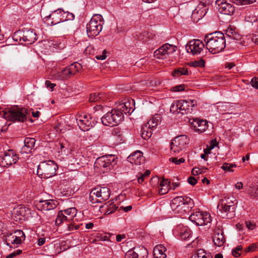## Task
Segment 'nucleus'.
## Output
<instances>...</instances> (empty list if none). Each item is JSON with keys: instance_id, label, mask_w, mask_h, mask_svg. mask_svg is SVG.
<instances>
[{"instance_id": "nucleus-59", "label": "nucleus", "mask_w": 258, "mask_h": 258, "mask_svg": "<svg viewBox=\"0 0 258 258\" xmlns=\"http://www.w3.org/2000/svg\"><path fill=\"white\" fill-rule=\"evenodd\" d=\"M187 182L190 185H195L197 183V180L195 177L190 176L187 179Z\"/></svg>"}, {"instance_id": "nucleus-10", "label": "nucleus", "mask_w": 258, "mask_h": 258, "mask_svg": "<svg viewBox=\"0 0 258 258\" xmlns=\"http://www.w3.org/2000/svg\"><path fill=\"white\" fill-rule=\"evenodd\" d=\"M211 3V0H201L196 8L192 11L191 18L194 22H198L206 15Z\"/></svg>"}, {"instance_id": "nucleus-57", "label": "nucleus", "mask_w": 258, "mask_h": 258, "mask_svg": "<svg viewBox=\"0 0 258 258\" xmlns=\"http://www.w3.org/2000/svg\"><path fill=\"white\" fill-rule=\"evenodd\" d=\"M137 176L138 177V181L140 184H142L143 182L146 178L142 173H139Z\"/></svg>"}, {"instance_id": "nucleus-63", "label": "nucleus", "mask_w": 258, "mask_h": 258, "mask_svg": "<svg viewBox=\"0 0 258 258\" xmlns=\"http://www.w3.org/2000/svg\"><path fill=\"white\" fill-rule=\"evenodd\" d=\"M45 84L47 88H49L51 89H53L54 86H55V84L51 83V82L49 81H46Z\"/></svg>"}, {"instance_id": "nucleus-3", "label": "nucleus", "mask_w": 258, "mask_h": 258, "mask_svg": "<svg viewBox=\"0 0 258 258\" xmlns=\"http://www.w3.org/2000/svg\"><path fill=\"white\" fill-rule=\"evenodd\" d=\"M103 18L99 14L94 15L86 26L87 32L89 37L98 35L102 29Z\"/></svg>"}, {"instance_id": "nucleus-37", "label": "nucleus", "mask_w": 258, "mask_h": 258, "mask_svg": "<svg viewBox=\"0 0 258 258\" xmlns=\"http://www.w3.org/2000/svg\"><path fill=\"white\" fill-rule=\"evenodd\" d=\"M14 240L15 244L18 245L21 244L22 242L25 239V235L24 232L20 230H17L14 232Z\"/></svg>"}, {"instance_id": "nucleus-52", "label": "nucleus", "mask_w": 258, "mask_h": 258, "mask_svg": "<svg viewBox=\"0 0 258 258\" xmlns=\"http://www.w3.org/2000/svg\"><path fill=\"white\" fill-rule=\"evenodd\" d=\"M184 89V85L181 84L173 87L171 89V90L174 92H180L181 91H183Z\"/></svg>"}, {"instance_id": "nucleus-35", "label": "nucleus", "mask_w": 258, "mask_h": 258, "mask_svg": "<svg viewBox=\"0 0 258 258\" xmlns=\"http://www.w3.org/2000/svg\"><path fill=\"white\" fill-rule=\"evenodd\" d=\"M81 66L80 63L74 62L66 68L67 73L69 77L76 74L81 69Z\"/></svg>"}, {"instance_id": "nucleus-26", "label": "nucleus", "mask_w": 258, "mask_h": 258, "mask_svg": "<svg viewBox=\"0 0 258 258\" xmlns=\"http://www.w3.org/2000/svg\"><path fill=\"white\" fill-rule=\"evenodd\" d=\"M35 144L34 138H26L24 140V146L22 148L21 153L22 155H27L32 152Z\"/></svg>"}, {"instance_id": "nucleus-33", "label": "nucleus", "mask_w": 258, "mask_h": 258, "mask_svg": "<svg viewBox=\"0 0 258 258\" xmlns=\"http://www.w3.org/2000/svg\"><path fill=\"white\" fill-rule=\"evenodd\" d=\"M169 183L167 179H162L160 182L158 193L161 195L166 194L170 189Z\"/></svg>"}, {"instance_id": "nucleus-43", "label": "nucleus", "mask_w": 258, "mask_h": 258, "mask_svg": "<svg viewBox=\"0 0 258 258\" xmlns=\"http://www.w3.org/2000/svg\"><path fill=\"white\" fill-rule=\"evenodd\" d=\"M236 165L235 164H231L227 162H225L223 164L221 168L224 171L228 172H233V168L236 167Z\"/></svg>"}, {"instance_id": "nucleus-64", "label": "nucleus", "mask_w": 258, "mask_h": 258, "mask_svg": "<svg viewBox=\"0 0 258 258\" xmlns=\"http://www.w3.org/2000/svg\"><path fill=\"white\" fill-rule=\"evenodd\" d=\"M251 40L254 43L258 44V34L253 35L251 37Z\"/></svg>"}, {"instance_id": "nucleus-42", "label": "nucleus", "mask_w": 258, "mask_h": 258, "mask_svg": "<svg viewBox=\"0 0 258 258\" xmlns=\"http://www.w3.org/2000/svg\"><path fill=\"white\" fill-rule=\"evenodd\" d=\"M232 2L238 6L246 5L252 4L256 0H232Z\"/></svg>"}, {"instance_id": "nucleus-62", "label": "nucleus", "mask_w": 258, "mask_h": 258, "mask_svg": "<svg viewBox=\"0 0 258 258\" xmlns=\"http://www.w3.org/2000/svg\"><path fill=\"white\" fill-rule=\"evenodd\" d=\"M45 238L44 237H39L37 240V244L39 246L43 245L45 242Z\"/></svg>"}, {"instance_id": "nucleus-48", "label": "nucleus", "mask_w": 258, "mask_h": 258, "mask_svg": "<svg viewBox=\"0 0 258 258\" xmlns=\"http://www.w3.org/2000/svg\"><path fill=\"white\" fill-rule=\"evenodd\" d=\"M100 200L98 196L95 195V194H94L93 195V191L92 190L91 191L90 193V196H89V200L92 203H102L101 201H100Z\"/></svg>"}, {"instance_id": "nucleus-21", "label": "nucleus", "mask_w": 258, "mask_h": 258, "mask_svg": "<svg viewBox=\"0 0 258 258\" xmlns=\"http://www.w3.org/2000/svg\"><path fill=\"white\" fill-rule=\"evenodd\" d=\"M180 109L179 112L182 114L191 113L197 105V101L195 100H179Z\"/></svg>"}, {"instance_id": "nucleus-36", "label": "nucleus", "mask_w": 258, "mask_h": 258, "mask_svg": "<svg viewBox=\"0 0 258 258\" xmlns=\"http://www.w3.org/2000/svg\"><path fill=\"white\" fill-rule=\"evenodd\" d=\"M152 127L148 125L147 124H145L142 125L141 130V135L142 138L144 140L149 139L152 134Z\"/></svg>"}, {"instance_id": "nucleus-50", "label": "nucleus", "mask_w": 258, "mask_h": 258, "mask_svg": "<svg viewBox=\"0 0 258 258\" xmlns=\"http://www.w3.org/2000/svg\"><path fill=\"white\" fill-rule=\"evenodd\" d=\"M14 233L7 234V236L6 238V242L8 245H10V247H12V246L11 245V244L15 245V240H14Z\"/></svg>"}, {"instance_id": "nucleus-24", "label": "nucleus", "mask_w": 258, "mask_h": 258, "mask_svg": "<svg viewBox=\"0 0 258 258\" xmlns=\"http://www.w3.org/2000/svg\"><path fill=\"white\" fill-rule=\"evenodd\" d=\"M57 205V202L53 200H40L37 207L40 210L50 211L54 209Z\"/></svg>"}, {"instance_id": "nucleus-45", "label": "nucleus", "mask_w": 258, "mask_h": 258, "mask_svg": "<svg viewBox=\"0 0 258 258\" xmlns=\"http://www.w3.org/2000/svg\"><path fill=\"white\" fill-rule=\"evenodd\" d=\"M205 61L203 59L195 60L190 62V65L194 67H203L205 66Z\"/></svg>"}, {"instance_id": "nucleus-19", "label": "nucleus", "mask_w": 258, "mask_h": 258, "mask_svg": "<svg viewBox=\"0 0 258 258\" xmlns=\"http://www.w3.org/2000/svg\"><path fill=\"white\" fill-rule=\"evenodd\" d=\"M225 35L227 39V45H230V47L234 48L235 46H237L238 44H241L240 39L241 36L235 30L234 28L232 27H228L225 31Z\"/></svg>"}, {"instance_id": "nucleus-41", "label": "nucleus", "mask_w": 258, "mask_h": 258, "mask_svg": "<svg viewBox=\"0 0 258 258\" xmlns=\"http://www.w3.org/2000/svg\"><path fill=\"white\" fill-rule=\"evenodd\" d=\"M104 96L105 95L103 93H94L90 95L89 101L92 102L104 101Z\"/></svg>"}, {"instance_id": "nucleus-5", "label": "nucleus", "mask_w": 258, "mask_h": 258, "mask_svg": "<svg viewBox=\"0 0 258 258\" xmlns=\"http://www.w3.org/2000/svg\"><path fill=\"white\" fill-rule=\"evenodd\" d=\"M116 163V158L114 155H108L98 158L95 162L94 166L105 172L112 169Z\"/></svg>"}, {"instance_id": "nucleus-1", "label": "nucleus", "mask_w": 258, "mask_h": 258, "mask_svg": "<svg viewBox=\"0 0 258 258\" xmlns=\"http://www.w3.org/2000/svg\"><path fill=\"white\" fill-rule=\"evenodd\" d=\"M204 40L206 49L213 54L221 52L226 45V37L220 32H216L206 36Z\"/></svg>"}, {"instance_id": "nucleus-12", "label": "nucleus", "mask_w": 258, "mask_h": 258, "mask_svg": "<svg viewBox=\"0 0 258 258\" xmlns=\"http://www.w3.org/2000/svg\"><path fill=\"white\" fill-rule=\"evenodd\" d=\"M189 220L198 226H203L210 223L212 218L209 213L197 211L191 214L189 217Z\"/></svg>"}, {"instance_id": "nucleus-8", "label": "nucleus", "mask_w": 258, "mask_h": 258, "mask_svg": "<svg viewBox=\"0 0 258 258\" xmlns=\"http://www.w3.org/2000/svg\"><path fill=\"white\" fill-rule=\"evenodd\" d=\"M13 39L20 43L24 42L26 44H31L36 40V35L33 30H19L14 33Z\"/></svg>"}, {"instance_id": "nucleus-40", "label": "nucleus", "mask_w": 258, "mask_h": 258, "mask_svg": "<svg viewBox=\"0 0 258 258\" xmlns=\"http://www.w3.org/2000/svg\"><path fill=\"white\" fill-rule=\"evenodd\" d=\"M187 69L185 68L175 69L172 72V75L174 77H179L182 75H188Z\"/></svg>"}, {"instance_id": "nucleus-17", "label": "nucleus", "mask_w": 258, "mask_h": 258, "mask_svg": "<svg viewBox=\"0 0 258 258\" xmlns=\"http://www.w3.org/2000/svg\"><path fill=\"white\" fill-rule=\"evenodd\" d=\"M176 46L166 43L154 51V56L158 59H165L170 54L175 52Z\"/></svg>"}, {"instance_id": "nucleus-23", "label": "nucleus", "mask_w": 258, "mask_h": 258, "mask_svg": "<svg viewBox=\"0 0 258 258\" xmlns=\"http://www.w3.org/2000/svg\"><path fill=\"white\" fill-rule=\"evenodd\" d=\"M216 4L218 5V11L224 15H232L234 11V8L229 3L221 2V0H217Z\"/></svg>"}, {"instance_id": "nucleus-49", "label": "nucleus", "mask_w": 258, "mask_h": 258, "mask_svg": "<svg viewBox=\"0 0 258 258\" xmlns=\"http://www.w3.org/2000/svg\"><path fill=\"white\" fill-rule=\"evenodd\" d=\"M248 193L251 196L257 197H258V185L253 187H250L248 190Z\"/></svg>"}, {"instance_id": "nucleus-55", "label": "nucleus", "mask_w": 258, "mask_h": 258, "mask_svg": "<svg viewBox=\"0 0 258 258\" xmlns=\"http://www.w3.org/2000/svg\"><path fill=\"white\" fill-rule=\"evenodd\" d=\"M22 253V250L20 249H17L16 251L11 253L8 256H7L6 258H13L16 255H19Z\"/></svg>"}, {"instance_id": "nucleus-25", "label": "nucleus", "mask_w": 258, "mask_h": 258, "mask_svg": "<svg viewBox=\"0 0 258 258\" xmlns=\"http://www.w3.org/2000/svg\"><path fill=\"white\" fill-rule=\"evenodd\" d=\"M93 194H95L102 203L108 200L110 197V190L107 187H97L92 189Z\"/></svg>"}, {"instance_id": "nucleus-16", "label": "nucleus", "mask_w": 258, "mask_h": 258, "mask_svg": "<svg viewBox=\"0 0 258 258\" xmlns=\"http://www.w3.org/2000/svg\"><path fill=\"white\" fill-rule=\"evenodd\" d=\"M205 44L199 39H194L189 41L186 45V50L188 53L193 55L203 53Z\"/></svg>"}, {"instance_id": "nucleus-22", "label": "nucleus", "mask_w": 258, "mask_h": 258, "mask_svg": "<svg viewBox=\"0 0 258 258\" xmlns=\"http://www.w3.org/2000/svg\"><path fill=\"white\" fill-rule=\"evenodd\" d=\"M135 102L134 99H127L120 102L117 108L121 113L124 114H131L135 109Z\"/></svg>"}, {"instance_id": "nucleus-34", "label": "nucleus", "mask_w": 258, "mask_h": 258, "mask_svg": "<svg viewBox=\"0 0 258 258\" xmlns=\"http://www.w3.org/2000/svg\"><path fill=\"white\" fill-rule=\"evenodd\" d=\"M213 242L215 245L220 247L223 245L225 242V238L222 232H215L213 237Z\"/></svg>"}, {"instance_id": "nucleus-47", "label": "nucleus", "mask_w": 258, "mask_h": 258, "mask_svg": "<svg viewBox=\"0 0 258 258\" xmlns=\"http://www.w3.org/2000/svg\"><path fill=\"white\" fill-rule=\"evenodd\" d=\"M190 258H207V257L205 251L203 249H200L193 254Z\"/></svg>"}, {"instance_id": "nucleus-7", "label": "nucleus", "mask_w": 258, "mask_h": 258, "mask_svg": "<svg viewBox=\"0 0 258 258\" xmlns=\"http://www.w3.org/2000/svg\"><path fill=\"white\" fill-rule=\"evenodd\" d=\"M123 117V115L121 111L112 109L102 116L101 121L104 125L113 126L119 123Z\"/></svg>"}, {"instance_id": "nucleus-56", "label": "nucleus", "mask_w": 258, "mask_h": 258, "mask_svg": "<svg viewBox=\"0 0 258 258\" xmlns=\"http://www.w3.org/2000/svg\"><path fill=\"white\" fill-rule=\"evenodd\" d=\"M251 85L253 88L258 89V78H252L251 80Z\"/></svg>"}, {"instance_id": "nucleus-14", "label": "nucleus", "mask_w": 258, "mask_h": 258, "mask_svg": "<svg viewBox=\"0 0 258 258\" xmlns=\"http://www.w3.org/2000/svg\"><path fill=\"white\" fill-rule=\"evenodd\" d=\"M77 213V210L75 208L59 211L55 220V224L59 225L64 221H71L76 216Z\"/></svg>"}, {"instance_id": "nucleus-20", "label": "nucleus", "mask_w": 258, "mask_h": 258, "mask_svg": "<svg viewBox=\"0 0 258 258\" xmlns=\"http://www.w3.org/2000/svg\"><path fill=\"white\" fill-rule=\"evenodd\" d=\"M148 252L147 249L143 246L134 247L128 250L125 255V258H146Z\"/></svg>"}, {"instance_id": "nucleus-46", "label": "nucleus", "mask_w": 258, "mask_h": 258, "mask_svg": "<svg viewBox=\"0 0 258 258\" xmlns=\"http://www.w3.org/2000/svg\"><path fill=\"white\" fill-rule=\"evenodd\" d=\"M117 208L118 207H116L115 205L110 204L109 205H107L105 214L107 215L112 214L114 212Z\"/></svg>"}, {"instance_id": "nucleus-15", "label": "nucleus", "mask_w": 258, "mask_h": 258, "mask_svg": "<svg viewBox=\"0 0 258 258\" xmlns=\"http://www.w3.org/2000/svg\"><path fill=\"white\" fill-rule=\"evenodd\" d=\"M19 158L18 155L12 150L5 151L4 154L0 156V165L7 167L16 163Z\"/></svg>"}, {"instance_id": "nucleus-39", "label": "nucleus", "mask_w": 258, "mask_h": 258, "mask_svg": "<svg viewBox=\"0 0 258 258\" xmlns=\"http://www.w3.org/2000/svg\"><path fill=\"white\" fill-rule=\"evenodd\" d=\"M161 115L159 114H155L146 123L152 128L157 126L161 121Z\"/></svg>"}, {"instance_id": "nucleus-30", "label": "nucleus", "mask_w": 258, "mask_h": 258, "mask_svg": "<svg viewBox=\"0 0 258 258\" xmlns=\"http://www.w3.org/2000/svg\"><path fill=\"white\" fill-rule=\"evenodd\" d=\"M166 248L162 244L156 245L154 249L153 253L155 258H166L167 254L166 253Z\"/></svg>"}, {"instance_id": "nucleus-28", "label": "nucleus", "mask_w": 258, "mask_h": 258, "mask_svg": "<svg viewBox=\"0 0 258 258\" xmlns=\"http://www.w3.org/2000/svg\"><path fill=\"white\" fill-rule=\"evenodd\" d=\"M127 160L132 164L140 165L144 162V157L141 151H137L127 157Z\"/></svg>"}, {"instance_id": "nucleus-11", "label": "nucleus", "mask_w": 258, "mask_h": 258, "mask_svg": "<svg viewBox=\"0 0 258 258\" xmlns=\"http://www.w3.org/2000/svg\"><path fill=\"white\" fill-rule=\"evenodd\" d=\"M235 201V198L233 197H225L221 199L218 206V210L222 214L221 216L223 218H228V214L234 210V202Z\"/></svg>"}, {"instance_id": "nucleus-60", "label": "nucleus", "mask_w": 258, "mask_h": 258, "mask_svg": "<svg viewBox=\"0 0 258 258\" xmlns=\"http://www.w3.org/2000/svg\"><path fill=\"white\" fill-rule=\"evenodd\" d=\"M132 209V206L131 205L126 207L120 206V207H119L118 211H120L121 210H123L124 212H127L131 211Z\"/></svg>"}, {"instance_id": "nucleus-32", "label": "nucleus", "mask_w": 258, "mask_h": 258, "mask_svg": "<svg viewBox=\"0 0 258 258\" xmlns=\"http://www.w3.org/2000/svg\"><path fill=\"white\" fill-rule=\"evenodd\" d=\"M177 230L180 237L183 240L189 239L191 236V231L187 227L179 226Z\"/></svg>"}, {"instance_id": "nucleus-2", "label": "nucleus", "mask_w": 258, "mask_h": 258, "mask_svg": "<svg viewBox=\"0 0 258 258\" xmlns=\"http://www.w3.org/2000/svg\"><path fill=\"white\" fill-rule=\"evenodd\" d=\"M26 109L18 107L0 110V115L2 117L10 121L24 122L26 119Z\"/></svg>"}, {"instance_id": "nucleus-9", "label": "nucleus", "mask_w": 258, "mask_h": 258, "mask_svg": "<svg viewBox=\"0 0 258 258\" xmlns=\"http://www.w3.org/2000/svg\"><path fill=\"white\" fill-rule=\"evenodd\" d=\"M66 13L62 9H58L53 11L48 15L43 14V21L48 25H56L61 22H64L67 20Z\"/></svg>"}, {"instance_id": "nucleus-53", "label": "nucleus", "mask_w": 258, "mask_h": 258, "mask_svg": "<svg viewBox=\"0 0 258 258\" xmlns=\"http://www.w3.org/2000/svg\"><path fill=\"white\" fill-rule=\"evenodd\" d=\"M169 161L174 163L176 165H179L181 163H183L185 161V159L183 158L178 159L177 158H171L169 159Z\"/></svg>"}, {"instance_id": "nucleus-27", "label": "nucleus", "mask_w": 258, "mask_h": 258, "mask_svg": "<svg viewBox=\"0 0 258 258\" xmlns=\"http://www.w3.org/2000/svg\"><path fill=\"white\" fill-rule=\"evenodd\" d=\"M14 213L20 220H25L30 217V210L26 207H18L14 209Z\"/></svg>"}, {"instance_id": "nucleus-6", "label": "nucleus", "mask_w": 258, "mask_h": 258, "mask_svg": "<svg viewBox=\"0 0 258 258\" xmlns=\"http://www.w3.org/2000/svg\"><path fill=\"white\" fill-rule=\"evenodd\" d=\"M190 202V198L177 197L172 200L170 206L174 213L183 214L188 211L189 203Z\"/></svg>"}, {"instance_id": "nucleus-58", "label": "nucleus", "mask_w": 258, "mask_h": 258, "mask_svg": "<svg viewBox=\"0 0 258 258\" xmlns=\"http://www.w3.org/2000/svg\"><path fill=\"white\" fill-rule=\"evenodd\" d=\"M202 173V171L199 168H194L191 170V173L193 175H197Z\"/></svg>"}, {"instance_id": "nucleus-61", "label": "nucleus", "mask_w": 258, "mask_h": 258, "mask_svg": "<svg viewBox=\"0 0 258 258\" xmlns=\"http://www.w3.org/2000/svg\"><path fill=\"white\" fill-rule=\"evenodd\" d=\"M245 224L249 230H253L255 227V225L250 222L247 221L245 222Z\"/></svg>"}, {"instance_id": "nucleus-13", "label": "nucleus", "mask_w": 258, "mask_h": 258, "mask_svg": "<svg viewBox=\"0 0 258 258\" xmlns=\"http://www.w3.org/2000/svg\"><path fill=\"white\" fill-rule=\"evenodd\" d=\"M76 120L79 128L84 132L89 131L96 123L90 114H80L76 117Z\"/></svg>"}, {"instance_id": "nucleus-51", "label": "nucleus", "mask_w": 258, "mask_h": 258, "mask_svg": "<svg viewBox=\"0 0 258 258\" xmlns=\"http://www.w3.org/2000/svg\"><path fill=\"white\" fill-rule=\"evenodd\" d=\"M70 223L67 224L66 231L68 232H71L74 230H77L79 228V225L74 226L73 224L71 221L69 222Z\"/></svg>"}, {"instance_id": "nucleus-29", "label": "nucleus", "mask_w": 258, "mask_h": 258, "mask_svg": "<svg viewBox=\"0 0 258 258\" xmlns=\"http://www.w3.org/2000/svg\"><path fill=\"white\" fill-rule=\"evenodd\" d=\"M207 121L206 120L194 119L191 124L195 130L201 133L205 132L208 128Z\"/></svg>"}, {"instance_id": "nucleus-18", "label": "nucleus", "mask_w": 258, "mask_h": 258, "mask_svg": "<svg viewBox=\"0 0 258 258\" xmlns=\"http://www.w3.org/2000/svg\"><path fill=\"white\" fill-rule=\"evenodd\" d=\"M188 139L185 135L176 137L171 143V150L174 153L179 152L186 148Z\"/></svg>"}, {"instance_id": "nucleus-38", "label": "nucleus", "mask_w": 258, "mask_h": 258, "mask_svg": "<svg viewBox=\"0 0 258 258\" xmlns=\"http://www.w3.org/2000/svg\"><path fill=\"white\" fill-rule=\"evenodd\" d=\"M217 109L220 112H226L232 110L233 106L229 103L219 102L217 103Z\"/></svg>"}, {"instance_id": "nucleus-44", "label": "nucleus", "mask_w": 258, "mask_h": 258, "mask_svg": "<svg viewBox=\"0 0 258 258\" xmlns=\"http://www.w3.org/2000/svg\"><path fill=\"white\" fill-rule=\"evenodd\" d=\"M179 109V100L173 103L170 108V112L173 113H180V112L178 111Z\"/></svg>"}, {"instance_id": "nucleus-54", "label": "nucleus", "mask_w": 258, "mask_h": 258, "mask_svg": "<svg viewBox=\"0 0 258 258\" xmlns=\"http://www.w3.org/2000/svg\"><path fill=\"white\" fill-rule=\"evenodd\" d=\"M257 248L256 244L255 243H252L250 244L248 247L245 249V252H253L255 251L256 249Z\"/></svg>"}, {"instance_id": "nucleus-31", "label": "nucleus", "mask_w": 258, "mask_h": 258, "mask_svg": "<svg viewBox=\"0 0 258 258\" xmlns=\"http://www.w3.org/2000/svg\"><path fill=\"white\" fill-rule=\"evenodd\" d=\"M50 76L53 79L57 80H64L70 78L67 73L66 68L59 72L52 71L50 73Z\"/></svg>"}, {"instance_id": "nucleus-4", "label": "nucleus", "mask_w": 258, "mask_h": 258, "mask_svg": "<svg viewBox=\"0 0 258 258\" xmlns=\"http://www.w3.org/2000/svg\"><path fill=\"white\" fill-rule=\"evenodd\" d=\"M57 167L53 161L43 162L38 166L37 173L41 178H48L55 175Z\"/></svg>"}]
</instances>
